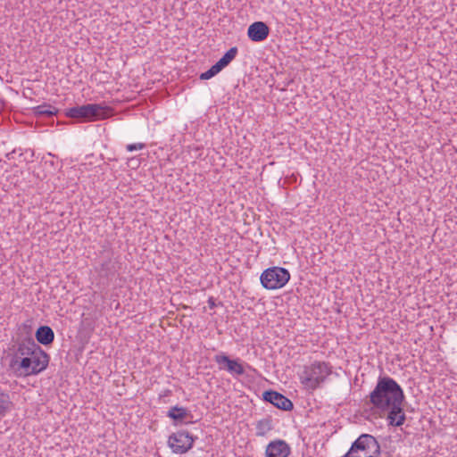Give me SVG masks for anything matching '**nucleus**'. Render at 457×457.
Wrapping results in <instances>:
<instances>
[{
	"mask_svg": "<svg viewBox=\"0 0 457 457\" xmlns=\"http://www.w3.org/2000/svg\"><path fill=\"white\" fill-rule=\"evenodd\" d=\"M405 395L401 386L392 378L379 377L375 388L370 394V403L383 412L396 404H403Z\"/></svg>",
	"mask_w": 457,
	"mask_h": 457,
	"instance_id": "nucleus-1",
	"label": "nucleus"
},
{
	"mask_svg": "<svg viewBox=\"0 0 457 457\" xmlns=\"http://www.w3.org/2000/svg\"><path fill=\"white\" fill-rule=\"evenodd\" d=\"M331 372L332 367L328 362L316 361L303 367L300 381L304 389L313 392L321 386Z\"/></svg>",
	"mask_w": 457,
	"mask_h": 457,
	"instance_id": "nucleus-2",
	"label": "nucleus"
},
{
	"mask_svg": "<svg viewBox=\"0 0 457 457\" xmlns=\"http://www.w3.org/2000/svg\"><path fill=\"white\" fill-rule=\"evenodd\" d=\"M112 109L98 104H87L66 110V116L82 121H93L106 119Z\"/></svg>",
	"mask_w": 457,
	"mask_h": 457,
	"instance_id": "nucleus-3",
	"label": "nucleus"
},
{
	"mask_svg": "<svg viewBox=\"0 0 457 457\" xmlns=\"http://www.w3.org/2000/svg\"><path fill=\"white\" fill-rule=\"evenodd\" d=\"M290 279L289 271L282 267H270L260 277L262 286L268 290L283 287Z\"/></svg>",
	"mask_w": 457,
	"mask_h": 457,
	"instance_id": "nucleus-4",
	"label": "nucleus"
},
{
	"mask_svg": "<svg viewBox=\"0 0 457 457\" xmlns=\"http://www.w3.org/2000/svg\"><path fill=\"white\" fill-rule=\"evenodd\" d=\"M195 438L188 431L179 430L169 436L168 445L173 453L182 454L192 448Z\"/></svg>",
	"mask_w": 457,
	"mask_h": 457,
	"instance_id": "nucleus-5",
	"label": "nucleus"
},
{
	"mask_svg": "<svg viewBox=\"0 0 457 457\" xmlns=\"http://www.w3.org/2000/svg\"><path fill=\"white\" fill-rule=\"evenodd\" d=\"M352 451L370 453L378 455L380 453V445L377 439L370 434H361L351 445Z\"/></svg>",
	"mask_w": 457,
	"mask_h": 457,
	"instance_id": "nucleus-6",
	"label": "nucleus"
},
{
	"mask_svg": "<svg viewBox=\"0 0 457 457\" xmlns=\"http://www.w3.org/2000/svg\"><path fill=\"white\" fill-rule=\"evenodd\" d=\"M214 361L220 370H224L233 376H242L245 374V369L239 359H230L224 353L216 354L213 357Z\"/></svg>",
	"mask_w": 457,
	"mask_h": 457,
	"instance_id": "nucleus-7",
	"label": "nucleus"
},
{
	"mask_svg": "<svg viewBox=\"0 0 457 457\" xmlns=\"http://www.w3.org/2000/svg\"><path fill=\"white\" fill-rule=\"evenodd\" d=\"M262 396L264 401L273 404L278 409L291 411L294 408V404L291 400L277 391H265Z\"/></svg>",
	"mask_w": 457,
	"mask_h": 457,
	"instance_id": "nucleus-8",
	"label": "nucleus"
},
{
	"mask_svg": "<svg viewBox=\"0 0 457 457\" xmlns=\"http://www.w3.org/2000/svg\"><path fill=\"white\" fill-rule=\"evenodd\" d=\"M30 357L32 365L30 374L37 375L47 368L50 356L40 346Z\"/></svg>",
	"mask_w": 457,
	"mask_h": 457,
	"instance_id": "nucleus-9",
	"label": "nucleus"
},
{
	"mask_svg": "<svg viewBox=\"0 0 457 457\" xmlns=\"http://www.w3.org/2000/svg\"><path fill=\"white\" fill-rule=\"evenodd\" d=\"M270 34V28L263 21L252 23L247 29L248 37L253 42L264 41Z\"/></svg>",
	"mask_w": 457,
	"mask_h": 457,
	"instance_id": "nucleus-10",
	"label": "nucleus"
},
{
	"mask_svg": "<svg viewBox=\"0 0 457 457\" xmlns=\"http://www.w3.org/2000/svg\"><path fill=\"white\" fill-rule=\"evenodd\" d=\"M290 447L284 440L271 441L266 447V457H288Z\"/></svg>",
	"mask_w": 457,
	"mask_h": 457,
	"instance_id": "nucleus-11",
	"label": "nucleus"
},
{
	"mask_svg": "<svg viewBox=\"0 0 457 457\" xmlns=\"http://www.w3.org/2000/svg\"><path fill=\"white\" fill-rule=\"evenodd\" d=\"M37 349H39V345L31 337H28L18 342L13 356H18V358L31 356Z\"/></svg>",
	"mask_w": 457,
	"mask_h": 457,
	"instance_id": "nucleus-12",
	"label": "nucleus"
},
{
	"mask_svg": "<svg viewBox=\"0 0 457 457\" xmlns=\"http://www.w3.org/2000/svg\"><path fill=\"white\" fill-rule=\"evenodd\" d=\"M386 412H387L386 420L389 426L401 427L405 422L406 416L403 404H396Z\"/></svg>",
	"mask_w": 457,
	"mask_h": 457,
	"instance_id": "nucleus-13",
	"label": "nucleus"
},
{
	"mask_svg": "<svg viewBox=\"0 0 457 457\" xmlns=\"http://www.w3.org/2000/svg\"><path fill=\"white\" fill-rule=\"evenodd\" d=\"M119 268V262L115 259L108 257L103 260L96 271L101 277L112 278L118 271Z\"/></svg>",
	"mask_w": 457,
	"mask_h": 457,
	"instance_id": "nucleus-14",
	"label": "nucleus"
},
{
	"mask_svg": "<svg viewBox=\"0 0 457 457\" xmlns=\"http://www.w3.org/2000/svg\"><path fill=\"white\" fill-rule=\"evenodd\" d=\"M167 417L171 419L175 425H179L186 423L185 420L192 418V414L187 408L175 405L170 408L167 412Z\"/></svg>",
	"mask_w": 457,
	"mask_h": 457,
	"instance_id": "nucleus-15",
	"label": "nucleus"
},
{
	"mask_svg": "<svg viewBox=\"0 0 457 457\" xmlns=\"http://www.w3.org/2000/svg\"><path fill=\"white\" fill-rule=\"evenodd\" d=\"M18 356H12L10 361V368L13 370L16 373L20 371V370H23L24 375H31L30 370H32L31 365V357L25 356L19 360Z\"/></svg>",
	"mask_w": 457,
	"mask_h": 457,
	"instance_id": "nucleus-16",
	"label": "nucleus"
},
{
	"mask_svg": "<svg viewBox=\"0 0 457 457\" xmlns=\"http://www.w3.org/2000/svg\"><path fill=\"white\" fill-rule=\"evenodd\" d=\"M37 341L43 345H49L54 340V330L49 326H40L35 334Z\"/></svg>",
	"mask_w": 457,
	"mask_h": 457,
	"instance_id": "nucleus-17",
	"label": "nucleus"
},
{
	"mask_svg": "<svg viewBox=\"0 0 457 457\" xmlns=\"http://www.w3.org/2000/svg\"><path fill=\"white\" fill-rule=\"evenodd\" d=\"M32 112L36 117H52L58 113V109L49 104L44 103L32 108Z\"/></svg>",
	"mask_w": 457,
	"mask_h": 457,
	"instance_id": "nucleus-18",
	"label": "nucleus"
},
{
	"mask_svg": "<svg viewBox=\"0 0 457 457\" xmlns=\"http://www.w3.org/2000/svg\"><path fill=\"white\" fill-rule=\"evenodd\" d=\"M13 403L10 395L0 389V419L4 417L12 409Z\"/></svg>",
	"mask_w": 457,
	"mask_h": 457,
	"instance_id": "nucleus-19",
	"label": "nucleus"
},
{
	"mask_svg": "<svg viewBox=\"0 0 457 457\" xmlns=\"http://www.w3.org/2000/svg\"><path fill=\"white\" fill-rule=\"evenodd\" d=\"M256 436H264L273 429L272 419L267 417L257 421L255 425Z\"/></svg>",
	"mask_w": 457,
	"mask_h": 457,
	"instance_id": "nucleus-20",
	"label": "nucleus"
},
{
	"mask_svg": "<svg viewBox=\"0 0 457 457\" xmlns=\"http://www.w3.org/2000/svg\"><path fill=\"white\" fill-rule=\"evenodd\" d=\"M238 49L237 46L231 47L225 54L217 62L219 66L223 70L227 67L237 56Z\"/></svg>",
	"mask_w": 457,
	"mask_h": 457,
	"instance_id": "nucleus-21",
	"label": "nucleus"
},
{
	"mask_svg": "<svg viewBox=\"0 0 457 457\" xmlns=\"http://www.w3.org/2000/svg\"><path fill=\"white\" fill-rule=\"evenodd\" d=\"M221 71H222V69L216 62L208 71H206L205 72L201 73L200 79H202V80L210 79L214 77L216 74H218Z\"/></svg>",
	"mask_w": 457,
	"mask_h": 457,
	"instance_id": "nucleus-22",
	"label": "nucleus"
},
{
	"mask_svg": "<svg viewBox=\"0 0 457 457\" xmlns=\"http://www.w3.org/2000/svg\"><path fill=\"white\" fill-rule=\"evenodd\" d=\"M145 147V145L143 143H136V144H129L126 148L129 152L142 150Z\"/></svg>",
	"mask_w": 457,
	"mask_h": 457,
	"instance_id": "nucleus-23",
	"label": "nucleus"
},
{
	"mask_svg": "<svg viewBox=\"0 0 457 457\" xmlns=\"http://www.w3.org/2000/svg\"><path fill=\"white\" fill-rule=\"evenodd\" d=\"M208 305H209V307H210L211 309H212V308H214V307L216 306V304H215V300H214V298H213V297H210V298L208 299Z\"/></svg>",
	"mask_w": 457,
	"mask_h": 457,
	"instance_id": "nucleus-24",
	"label": "nucleus"
},
{
	"mask_svg": "<svg viewBox=\"0 0 457 457\" xmlns=\"http://www.w3.org/2000/svg\"><path fill=\"white\" fill-rule=\"evenodd\" d=\"M355 453L354 452L352 451V448L350 447V449L348 450V452L342 457H353V454Z\"/></svg>",
	"mask_w": 457,
	"mask_h": 457,
	"instance_id": "nucleus-25",
	"label": "nucleus"
},
{
	"mask_svg": "<svg viewBox=\"0 0 457 457\" xmlns=\"http://www.w3.org/2000/svg\"><path fill=\"white\" fill-rule=\"evenodd\" d=\"M353 457H361V455H359V454H358V453H353Z\"/></svg>",
	"mask_w": 457,
	"mask_h": 457,
	"instance_id": "nucleus-26",
	"label": "nucleus"
}]
</instances>
